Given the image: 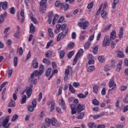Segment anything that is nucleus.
Here are the masks:
<instances>
[{
  "label": "nucleus",
  "mask_w": 128,
  "mask_h": 128,
  "mask_svg": "<svg viewBox=\"0 0 128 128\" xmlns=\"http://www.w3.org/2000/svg\"><path fill=\"white\" fill-rule=\"evenodd\" d=\"M122 61L120 60L118 62V64L117 65V67H116L117 72H120V70H122Z\"/></svg>",
  "instance_id": "nucleus-26"
},
{
  "label": "nucleus",
  "mask_w": 128,
  "mask_h": 128,
  "mask_svg": "<svg viewBox=\"0 0 128 128\" xmlns=\"http://www.w3.org/2000/svg\"><path fill=\"white\" fill-rule=\"evenodd\" d=\"M54 42V41L52 40H50L48 42L46 46V48H50V46Z\"/></svg>",
  "instance_id": "nucleus-54"
},
{
  "label": "nucleus",
  "mask_w": 128,
  "mask_h": 128,
  "mask_svg": "<svg viewBox=\"0 0 128 128\" xmlns=\"http://www.w3.org/2000/svg\"><path fill=\"white\" fill-rule=\"evenodd\" d=\"M36 99H34V100L32 102V105H29L28 106V112H32L34 110V108H36Z\"/></svg>",
  "instance_id": "nucleus-4"
},
{
  "label": "nucleus",
  "mask_w": 128,
  "mask_h": 128,
  "mask_svg": "<svg viewBox=\"0 0 128 128\" xmlns=\"http://www.w3.org/2000/svg\"><path fill=\"white\" fill-rule=\"evenodd\" d=\"M10 14H16V10L14 7L10 8Z\"/></svg>",
  "instance_id": "nucleus-56"
},
{
  "label": "nucleus",
  "mask_w": 128,
  "mask_h": 128,
  "mask_svg": "<svg viewBox=\"0 0 128 128\" xmlns=\"http://www.w3.org/2000/svg\"><path fill=\"white\" fill-rule=\"evenodd\" d=\"M120 2L118 0H114L112 4V10H114L116 8V4Z\"/></svg>",
  "instance_id": "nucleus-21"
},
{
  "label": "nucleus",
  "mask_w": 128,
  "mask_h": 128,
  "mask_svg": "<svg viewBox=\"0 0 128 128\" xmlns=\"http://www.w3.org/2000/svg\"><path fill=\"white\" fill-rule=\"evenodd\" d=\"M128 88V86H122L120 88V90L121 92H124V90H126Z\"/></svg>",
  "instance_id": "nucleus-53"
},
{
  "label": "nucleus",
  "mask_w": 128,
  "mask_h": 128,
  "mask_svg": "<svg viewBox=\"0 0 128 128\" xmlns=\"http://www.w3.org/2000/svg\"><path fill=\"white\" fill-rule=\"evenodd\" d=\"M80 82H74L72 84V86H74V88H78V86H80Z\"/></svg>",
  "instance_id": "nucleus-61"
},
{
  "label": "nucleus",
  "mask_w": 128,
  "mask_h": 128,
  "mask_svg": "<svg viewBox=\"0 0 128 128\" xmlns=\"http://www.w3.org/2000/svg\"><path fill=\"white\" fill-rule=\"evenodd\" d=\"M48 34L50 38H54V32H52V28H48Z\"/></svg>",
  "instance_id": "nucleus-19"
},
{
  "label": "nucleus",
  "mask_w": 128,
  "mask_h": 128,
  "mask_svg": "<svg viewBox=\"0 0 128 128\" xmlns=\"http://www.w3.org/2000/svg\"><path fill=\"white\" fill-rule=\"evenodd\" d=\"M88 126L90 128H96V124L94 122H90L88 124Z\"/></svg>",
  "instance_id": "nucleus-39"
},
{
  "label": "nucleus",
  "mask_w": 128,
  "mask_h": 128,
  "mask_svg": "<svg viewBox=\"0 0 128 128\" xmlns=\"http://www.w3.org/2000/svg\"><path fill=\"white\" fill-rule=\"evenodd\" d=\"M61 8H64V10L65 12H66V10H68V4H61Z\"/></svg>",
  "instance_id": "nucleus-24"
},
{
  "label": "nucleus",
  "mask_w": 128,
  "mask_h": 128,
  "mask_svg": "<svg viewBox=\"0 0 128 128\" xmlns=\"http://www.w3.org/2000/svg\"><path fill=\"white\" fill-rule=\"evenodd\" d=\"M59 104L62 106V110H66V102L64 100V98H62L60 100H59Z\"/></svg>",
  "instance_id": "nucleus-11"
},
{
  "label": "nucleus",
  "mask_w": 128,
  "mask_h": 128,
  "mask_svg": "<svg viewBox=\"0 0 128 128\" xmlns=\"http://www.w3.org/2000/svg\"><path fill=\"white\" fill-rule=\"evenodd\" d=\"M108 16V12H106V10H102L101 12V16L102 18H104L106 16Z\"/></svg>",
  "instance_id": "nucleus-28"
},
{
  "label": "nucleus",
  "mask_w": 128,
  "mask_h": 128,
  "mask_svg": "<svg viewBox=\"0 0 128 128\" xmlns=\"http://www.w3.org/2000/svg\"><path fill=\"white\" fill-rule=\"evenodd\" d=\"M48 18H52L54 16V12L52 11H50L48 12Z\"/></svg>",
  "instance_id": "nucleus-47"
},
{
  "label": "nucleus",
  "mask_w": 128,
  "mask_h": 128,
  "mask_svg": "<svg viewBox=\"0 0 128 128\" xmlns=\"http://www.w3.org/2000/svg\"><path fill=\"white\" fill-rule=\"evenodd\" d=\"M117 56L120 58H124V54L122 51L119 50L117 52Z\"/></svg>",
  "instance_id": "nucleus-16"
},
{
  "label": "nucleus",
  "mask_w": 128,
  "mask_h": 128,
  "mask_svg": "<svg viewBox=\"0 0 128 128\" xmlns=\"http://www.w3.org/2000/svg\"><path fill=\"white\" fill-rule=\"evenodd\" d=\"M14 36L16 38H20V30H17V32L14 34Z\"/></svg>",
  "instance_id": "nucleus-60"
},
{
  "label": "nucleus",
  "mask_w": 128,
  "mask_h": 128,
  "mask_svg": "<svg viewBox=\"0 0 128 128\" xmlns=\"http://www.w3.org/2000/svg\"><path fill=\"white\" fill-rule=\"evenodd\" d=\"M60 50H62V48H59L58 50V52L60 54L59 58L60 60H62L64 58V56H66V50H62L60 51Z\"/></svg>",
  "instance_id": "nucleus-8"
},
{
  "label": "nucleus",
  "mask_w": 128,
  "mask_h": 128,
  "mask_svg": "<svg viewBox=\"0 0 128 128\" xmlns=\"http://www.w3.org/2000/svg\"><path fill=\"white\" fill-rule=\"evenodd\" d=\"M30 34H34L36 32V27H34V26L32 23L30 24Z\"/></svg>",
  "instance_id": "nucleus-18"
},
{
  "label": "nucleus",
  "mask_w": 128,
  "mask_h": 128,
  "mask_svg": "<svg viewBox=\"0 0 128 128\" xmlns=\"http://www.w3.org/2000/svg\"><path fill=\"white\" fill-rule=\"evenodd\" d=\"M30 20H32V22H34V24H37L38 21H36V18H34V16H30Z\"/></svg>",
  "instance_id": "nucleus-43"
},
{
  "label": "nucleus",
  "mask_w": 128,
  "mask_h": 128,
  "mask_svg": "<svg viewBox=\"0 0 128 128\" xmlns=\"http://www.w3.org/2000/svg\"><path fill=\"white\" fill-rule=\"evenodd\" d=\"M124 104H128V94L126 96V98L123 100Z\"/></svg>",
  "instance_id": "nucleus-64"
},
{
  "label": "nucleus",
  "mask_w": 128,
  "mask_h": 128,
  "mask_svg": "<svg viewBox=\"0 0 128 128\" xmlns=\"http://www.w3.org/2000/svg\"><path fill=\"white\" fill-rule=\"evenodd\" d=\"M34 86L32 84H30L29 86L26 88V89L22 92V94L26 92V94L27 95L28 98H30V96H32V87Z\"/></svg>",
  "instance_id": "nucleus-2"
},
{
  "label": "nucleus",
  "mask_w": 128,
  "mask_h": 128,
  "mask_svg": "<svg viewBox=\"0 0 128 128\" xmlns=\"http://www.w3.org/2000/svg\"><path fill=\"white\" fill-rule=\"evenodd\" d=\"M43 62L44 64H46L47 66H50V62L46 58L43 60Z\"/></svg>",
  "instance_id": "nucleus-52"
},
{
  "label": "nucleus",
  "mask_w": 128,
  "mask_h": 128,
  "mask_svg": "<svg viewBox=\"0 0 128 128\" xmlns=\"http://www.w3.org/2000/svg\"><path fill=\"white\" fill-rule=\"evenodd\" d=\"M70 108L72 110V114H76V106L74 104H72L70 105Z\"/></svg>",
  "instance_id": "nucleus-12"
},
{
  "label": "nucleus",
  "mask_w": 128,
  "mask_h": 128,
  "mask_svg": "<svg viewBox=\"0 0 128 128\" xmlns=\"http://www.w3.org/2000/svg\"><path fill=\"white\" fill-rule=\"evenodd\" d=\"M33 74L35 75L36 76H42V73H40V71L35 70Z\"/></svg>",
  "instance_id": "nucleus-42"
},
{
  "label": "nucleus",
  "mask_w": 128,
  "mask_h": 128,
  "mask_svg": "<svg viewBox=\"0 0 128 128\" xmlns=\"http://www.w3.org/2000/svg\"><path fill=\"white\" fill-rule=\"evenodd\" d=\"M98 60L100 62H104V56H99Z\"/></svg>",
  "instance_id": "nucleus-46"
},
{
  "label": "nucleus",
  "mask_w": 128,
  "mask_h": 128,
  "mask_svg": "<svg viewBox=\"0 0 128 128\" xmlns=\"http://www.w3.org/2000/svg\"><path fill=\"white\" fill-rule=\"evenodd\" d=\"M20 102L22 104H26V95H24L21 99Z\"/></svg>",
  "instance_id": "nucleus-35"
},
{
  "label": "nucleus",
  "mask_w": 128,
  "mask_h": 128,
  "mask_svg": "<svg viewBox=\"0 0 128 128\" xmlns=\"http://www.w3.org/2000/svg\"><path fill=\"white\" fill-rule=\"evenodd\" d=\"M8 124V118H6L2 122V126H6Z\"/></svg>",
  "instance_id": "nucleus-29"
},
{
  "label": "nucleus",
  "mask_w": 128,
  "mask_h": 128,
  "mask_svg": "<svg viewBox=\"0 0 128 128\" xmlns=\"http://www.w3.org/2000/svg\"><path fill=\"white\" fill-rule=\"evenodd\" d=\"M85 108H86V106L84 105L78 104L77 106L76 112L78 114H80V112H82V110H84Z\"/></svg>",
  "instance_id": "nucleus-7"
},
{
  "label": "nucleus",
  "mask_w": 128,
  "mask_h": 128,
  "mask_svg": "<svg viewBox=\"0 0 128 128\" xmlns=\"http://www.w3.org/2000/svg\"><path fill=\"white\" fill-rule=\"evenodd\" d=\"M112 70V66L110 65H106L104 67V72H108V70Z\"/></svg>",
  "instance_id": "nucleus-41"
},
{
  "label": "nucleus",
  "mask_w": 128,
  "mask_h": 128,
  "mask_svg": "<svg viewBox=\"0 0 128 128\" xmlns=\"http://www.w3.org/2000/svg\"><path fill=\"white\" fill-rule=\"evenodd\" d=\"M48 0H42L40 2V6L41 8H42L43 10L46 8V2Z\"/></svg>",
  "instance_id": "nucleus-13"
},
{
  "label": "nucleus",
  "mask_w": 128,
  "mask_h": 128,
  "mask_svg": "<svg viewBox=\"0 0 128 128\" xmlns=\"http://www.w3.org/2000/svg\"><path fill=\"white\" fill-rule=\"evenodd\" d=\"M84 49L82 48H80L78 50L73 60V62H72L73 66H76V62H78V58H80V56H82L84 54Z\"/></svg>",
  "instance_id": "nucleus-1"
},
{
  "label": "nucleus",
  "mask_w": 128,
  "mask_h": 128,
  "mask_svg": "<svg viewBox=\"0 0 128 128\" xmlns=\"http://www.w3.org/2000/svg\"><path fill=\"white\" fill-rule=\"evenodd\" d=\"M88 92L86 93L85 95L84 94L80 93L77 95V96L79 98H86V96H88Z\"/></svg>",
  "instance_id": "nucleus-23"
},
{
  "label": "nucleus",
  "mask_w": 128,
  "mask_h": 128,
  "mask_svg": "<svg viewBox=\"0 0 128 128\" xmlns=\"http://www.w3.org/2000/svg\"><path fill=\"white\" fill-rule=\"evenodd\" d=\"M50 72H52V68H49L47 70L45 73L46 76L48 77L50 76Z\"/></svg>",
  "instance_id": "nucleus-37"
},
{
  "label": "nucleus",
  "mask_w": 128,
  "mask_h": 128,
  "mask_svg": "<svg viewBox=\"0 0 128 128\" xmlns=\"http://www.w3.org/2000/svg\"><path fill=\"white\" fill-rule=\"evenodd\" d=\"M51 124L52 126H58V120L54 118H52L51 119Z\"/></svg>",
  "instance_id": "nucleus-17"
},
{
  "label": "nucleus",
  "mask_w": 128,
  "mask_h": 128,
  "mask_svg": "<svg viewBox=\"0 0 128 128\" xmlns=\"http://www.w3.org/2000/svg\"><path fill=\"white\" fill-rule=\"evenodd\" d=\"M45 122L47 126H50V124H52V120L49 118H46L45 120Z\"/></svg>",
  "instance_id": "nucleus-34"
},
{
  "label": "nucleus",
  "mask_w": 128,
  "mask_h": 128,
  "mask_svg": "<svg viewBox=\"0 0 128 128\" xmlns=\"http://www.w3.org/2000/svg\"><path fill=\"white\" fill-rule=\"evenodd\" d=\"M84 114H85L84 112H81L78 116V120H82V118H84Z\"/></svg>",
  "instance_id": "nucleus-44"
},
{
  "label": "nucleus",
  "mask_w": 128,
  "mask_h": 128,
  "mask_svg": "<svg viewBox=\"0 0 128 128\" xmlns=\"http://www.w3.org/2000/svg\"><path fill=\"white\" fill-rule=\"evenodd\" d=\"M91 42L90 41H88L84 45V50H88L90 48V46Z\"/></svg>",
  "instance_id": "nucleus-30"
},
{
  "label": "nucleus",
  "mask_w": 128,
  "mask_h": 128,
  "mask_svg": "<svg viewBox=\"0 0 128 128\" xmlns=\"http://www.w3.org/2000/svg\"><path fill=\"white\" fill-rule=\"evenodd\" d=\"M8 2H0V10L2 8V10H6V8H8Z\"/></svg>",
  "instance_id": "nucleus-10"
},
{
  "label": "nucleus",
  "mask_w": 128,
  "mask_h": 128,
  "mask_svg": "<svg viewBox=\"0 0 128 128\" xmlns=\"http://www.w3.org/2000/svg\"><path fill=\"white\" fill-rule=\"evenodd\" d=\"M58 20V14H56L52 20V24H55L56 22Z\"/></svg>",
  "instance_id": "nucleus-40"
},
{
  "label": "nucleus",
  "mask_w": 128,
  "mask_h": 128,
  "mask_svg": "<svg viewBox=\"0 0 128 128\" xmlns=\"http://www.w3.org/2000/svg\"><path fill=\"white\" fill-rule=\"evenodd\" d=\"M69 90L71 94H75L76 92V89L74 88V86H72V84H69Z\"/></svg>",
  "instance_id": "nucleus-25"
},
{
  "label": "nucleus",
  "mask_w": 128,
  "mask_h": 128,
  "mask_svg": "<svg viewBox=\"0 0 128 128\" xmlns=\"http://www.w3.org/2000/svg\"><path fill=\"white\" fill-rule=\"evenodd\" d=\"M74 54V51H71L68 54V58H72Z\"/></svg>",
  "instance_id": "nucleus-49"
},
{
  "label": "nucleus",
  "mask_w": 128,
  "mask_h": 128,
  "mask_svg": "<svg viewBox=\"0 0 128 128\" xmlns=\"http://www.w3.org/2000/svg\"><path fill=\"white\" fill-rule=\"evenodd\" d=\"M90 26V22H88V21H86L84 22L83 26H82V30H86V28Z\"/></svg>",
  "instance_id": "nucleus-33"
},
{
  "label": "nucleus",
  "mask_w": 128,
  "mask_h": 128,
  "mask_svg": "<svg viewBox=\"0 0 128 128\" xmlns=\"http://www.w3.org/2000/svg\"><path fill=\"white\" fill-rule=\"evenodd\" d=\"M23 54H24V50H22V48L20 47L19 48V55L22 56Z\"/></svg>",
  "instance_id": "nucleus-63"
},
{
  "label": "nucleus",
  "mask_w": 128,
  "mask_h": 128,
  "mask_svg": "<svg viewBox=\"0 0 128 128\" xmlns=\"http://www.w3.org/2000/svg\"><path fill=\"white\" fill-rule=\"evenodd\" d=\"M8 16V13L6 12H4L3 14L0 16V24H2L4 20V18Z\"/></svg>",
  "instance_id": "nucleus-15"
},
{
  "label": "nucleus",
  "mask_w": 128,
  "mask_h": 128,
  "mask_svg": "<svg viewBox=\"0 0 128 128\" xmlns=\"http://www.w3.org/2000/svg\"><path fill=\"white\" fill-rule=\"evenodd\" d=\"M92 6H94V2H92L88 4L87 8L90 10L92 8Z\"/></svg>",
  "instance_id": "nucleus-57"
},
{
  "label": "nucleus",
  "mask_w": 128,
  "mask_h": 128,
  "mask_svg": "<svg viewBox=\"0 0 128 128\" xmlns=\"http://www.w3.org/2000/svg\"><path fill=\"white\" fill-rule=\"evenodd\" d=\"M110 40H116V30H112L110 34Z\"/></svg>",
  "instance_id": "nucleus-9"
},
{
  "label": "nucleus",
  "mask_w": 128,
  "mask_h": 128,
  "mask_svg": "<svg viewBox=\"0 0 128 128\" xmlns=\"http://www.w3.org/2000/svg\"><path fill=\"white\" fill-rule=\"evenodd\" d=\"M124 36V29L122 28H120L119 31V38H122Z\"/></svg>",
  "instance_id": "nucleus-31"
},
{
  "label": "nucleus",
  "mask_w": 128,
  "mask_h": 128,
  "mask_svg": "<svg viewBox=\"0 0 128 128\" xmlns=\"http://www.w3.org/2000/svg\"><path fill=\"white\" fill-rule=\"evenodd\" d=\"M112 24H110L108 26H106L104 28L103 32H106L108 30H110V28H112Z\"/></svg>",
  "instance_id": "nucleus-36"
},
{
  "label": "nucleus",
  "mask_w": 128,
  "mask_h": 128,
  "mask_svg": "<svg viewBox=\"0 0 128 128\" xmlns=\"http://www.w3.org/2000/svg\"><path fill=\"white\" fill-rule=\"evenodd\" d=\"M32 66L35 69L38 68V62L36 58H34L32 60Z\"/></svg>",
  "instance_id": "nucleus-14"
},
{
  "label": "nucleus",
  "mask_w": 128,
  "mask_h": 128,
  "mask_svg": "<svg viewBox=\"0 0 128 128\" xmlns=\"http://www.w3.org/2000/svg\"><path fill=\"white\" fill-rule=\"evenodd\" d=\"M92 104L94 106H98L100 104V102L96 99H94L92 100Z\"/></svg>",
  "instance_id": "nucleus-48"
},
{
  "label": "nucleus",
  "mask_w": 128,
  "mask_h": 128,
  "mask_svg": "<svg viewBox=\"0 0 128 128\" xmlns=\"http://www.w3.org/2000/svg\"><path fill=\"white\" fill-rule=\"evenodd\" d=\"M109 88H112L111 89H110L109 90H114V88H116V84L114 82V78H112L109 81L108 83Z\"/></svg>",
  "instance_id": "nucleus-3"
},
{
  "label": "nucleus",
  "mask_w": 128,
  "mask_h": 128,
  "mask_svg": "<svg viewBox=\"0 0 128 128\" xmlns=\"http://www.w3.org/2000/svg\"><path fill=\"white\" fill-rule=\"evenodd\" d=\"M104 116V113L93 116H92V118H94V120H98V118H102V116Z\"/></svg>",
  "instance_id": "nucleus-22"
},
{
  "label": "nucleus",
  "mask_w": 128,
  "mask_h": 128,
  "mask_svg": "<svg viewBox=\"0 0 128 128\" xmlns=\"http://www.w3.org/2000/svg\"><path fill=\"white\" fill-rule=\"evenodd\" d=\"M44 65H40L39 69V72H40V74L44 72Z\"/></svg>",
  "instance_id": "nucleus-58"
},
{
  "label": "nucleus",
  "mask_w": 128,
  "mask_h": 128,
  "mask_svg": "<svg viewBox=\"0 0 128 128\" xmlns=\"http://www.w3.org/2000/svg\"><path fill=\"white\" fill-rule=\"evenodd\" d=\"M92 88L93 92L94 94H98V84H94Z\"/></svg>",
  "instance_id": "nucleus-20"
},
{
  "label": "nucleus",
  "mask_w": 128,
  "mask_h": 128,
  "mask_svg": "<svg viewBox=\"0 0 128 128\" xmlns=\"http://www.w3.org/2000/svg\"><path fill=\"white\" fill-rule=\"evenodd\" d=\"M110 44V40L108 35H106L104 37L102 42V46H106Z\"/></svg>",
  "instance_id": "nucleus-5"
},
{
  "label": "nucleus",
  "mask_w": 128,
  "mask_h": 128,
  "mask_svg": "<svg viewBox=\"0 0 128 128\" xmlns=\"http://www.w3.org/2000/svg\"><path fill=\"white\" fill-rule=\"evenodd\" d=\"M47 106H50V112H52L54 110V107L56 106V103L54 102V100H48L47 102Z\"/></svg>",
  "instance_id": "nucleus-6"
},
{
  "label": "nucleus",
  "mask_w": 128,
  "mask_h": 128,
  "mask_svg": "<svg viewBox=\"0 0 128 128\" xmlns=\"http://www.w3.org/2000/svg\"><path fill=\"white\" fill-rule=\"evenodd\" d=\"M62 33H60L57 36V42H60V38H62Z\"/></svg>",
  "instance_id": "nucleus-62"
},
{
  "label": "nucleus",
  "mask_w": 128,
  "mask_h": 128,
  "mask_svg": "<svg viewBox=\"0 0 128 128\" xmlns=\"http://www.w3.org/2000/svg\"><path fill=\"white\" fill-rule=\"evenodd\" d=\"M94 70H96V67H94V66H91L88 67L87 70L88 72H92Z\"/></svg>",
  "instance_id": "nucleus-27"
},
{
  "label": "nucleus",
  "mask_w": 128,
  "mask_h": 128,
  "mask_svg": "<svg viewBox=\"0 0 128 128\" xmlns=\"http://www.w3.org/2000/svg\"><path fill=\"white\" fill-rule=\"evenodd\" d=\"M18 118V116L16 114H15L12 117V122H16Z\"/></svg>",
  "instance_id": "nucleus-45"
},
{
  "label": "nucleus",
  "mask_w": 128,
  "mask_h": 128,
  "mask_svg": "<svg viewBox=\"0 0 128 128\" xmlns=\"http://www.w3.org/2000/svg\"><path fill=\"white\" fill-rule=\"evenodd\" d=\"M8 106H9V108H14V106H16V102L12 100L9 103Z\"/></svg>",
  "instance_id": "nucleus-38"
},
{
  "label": "nucleus",
  "mask_w": 128,
  "mask_h": 128,
  "mask_svg": "<svg viewBox=\"0 0 128 128\" xmlns=\"http://www.w3.org/2000/svg\"><path fill=\"white\" fill-rule=\"evenodd\" d=\"M98 48H99L98 45H96L94 48L93 50H92V52L94 54H98Z\"/></svg>",
  "instance_id": "nucleus-32"
},
{
  "label": "nucleus",
  "mask_w": 128,
  "mask_h": 128,
  "mask_svg": "<svg viewBox=\"0 0 128 128\" xmlns=\"http://www.w3.org/2000/svg\"><path fill=\"white\" fill-rule=\"evenodd\" d=\"M13 62L14 66H18V57L15 56L14 58Z\"/></svg>",
  "instance_id": "nucleus-51"
},
{
  "label": "nucleus",
  "mask_w": 128,
  "mask_h": 128,
  "mask_svg": "<svg viewBox=\"0 0 128 128\" xmlns=\"http://www.w3.org/2000/svg\"><path fill=\"white\" fill-rule=\"evenodd\" d=\"M60 34H62V38H66V34H68V30L63 31L61 32Z\"/></svg>",
  "instance_id": "nucleus-50"
},
{
  "label": "nucleus",
  "mask_w": 128,
  "mask_h": 128,
  "mask_svg": "<svg viewBox=\"0 0 128 128\" xmlns=\"http://www.w3.org/2000/svg\"><path fill=\"white\" fill-rule=\"evenodd\" d=\"M42 98V92H40L38 96V102H40Z\"/></svg>",
  "instance_id": "nucleus-59"
},
{
  "label": "nucleus",
  "mask_w": 128,
  "mask_h": 128,
  "mask_svg": "<svg viewBox=\"0 0 128 128\" xmlns=\"http://www.w3.org/2000/svg\"><path fill=\"white\" fill-rule=\"evenodd\" d=\"M74 42H70L68 45V48H74Z\"/></svg>",
  "instance_id": "nucleus-55"
}]
</instances>
